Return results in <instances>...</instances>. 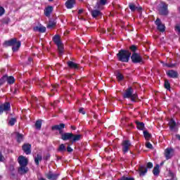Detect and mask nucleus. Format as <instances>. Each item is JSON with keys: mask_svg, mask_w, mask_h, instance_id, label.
I'll list each match as a JSON object with an SVG mask.
<instances>
[{"mask_svg": "<svg viewBox=\"0 0 180 180\" xmlns=\"http://www.w3.org/2000/svg\"><path fill=\"white\" fill-rule=\"evenodd\" d=\"M131 60L134 64L143 63V58L141 57V56H140V54L137 53H132V56H131Z\"/></svg>", "mask_w": 180, "mask_h": 180, "instance_id": "nucleus-6", "label": "nucleus"}, {"mask_svg": "<svg viewBox=\"0 0 180 180\" xmlns=\"http://www.w3.org/2000/svg\"><path fill=\"white\" fill-rule=\"evenodd\" d=\"M167 75H168V77H169L170 78H178V72L175 71V70H169L167 72Z\"/></svg>", "mask_w": 180, "mask_h": 180, "instance_id": "nucleus-18", "label": "nucleus"}, {"mask_svg": "<svg viewBox=\"0 0 180 180\" xmlns=\"http://www.w3.org/2000/svg\"><path fill=\"white\" fill-rule=\"evenodd\" d=\"M50 158V154H47L44 158V160H49Z\"/></svg>", "mask_w": 180, "mask_h": 180, "instance_id": "nucleus-50", "label": "nucleus"}, {"mask_svg": "<svg viewBox=\"0 0 180 180\" xmlns=\"http://www.w3.org/2000/svg\"><path fill=\"white\" fill-rule=\"evenodd\" d=\"M57 86H58V85L57 86H53V89L51 91H54V89H56V88H57Z\"/></svg>", "mask_w": 180, "mask_h": 180, "instance_id": "nucleus-56", "label": "nucleus"}, {"mask_svg": "<svg viewBox=\"0 0 180 180\" xmlns=\"http://www.w3.org/2000/svg\"><path fill=\"white\" fill-rule=\"evenodd\" d=\"M118 180H134V178L122 176L120 179Z\"/></svg>", "mask_w": 180, "mask_h": 180, "instance_id": "nucleus-42", "label": "nucleus"}, {"mask_svg": "<svg viewBox=\"0 0 180 180\" xmlns=\"http://www.w3.org/2000/svg\"><path fill=\"white\" fill-rule=\"evenodd\" d=\"M58 151H65V146L64 144H60L58 148Z\"/></svg>", "mask_w": 180, "mask_h": 180, "instance_id": "nucleus-39", "label": "nucleus"}, {"mask_svg": "<svg viewBox=\"0 0 180 180\" xmlns=\"http://www.w3.org/2000/svg\"><path fill=\"white\" fill-rule=\"evenodd\" d=\"M116 77H117V79H118V81H122V80H123V78H124L123 75H121L120 72H117Z\"/></svg>", "mask_w": 180, "mask_h": 180, "instance_id": "nucleus-35", "label": "nucleus"}, {"mask_svg": "<svg viewBox=\"0 0 180 180\" xmlns=\"http://www.w3.org/2000/svg\"><path fill=\"white\" fill-rule=\"evenodd\" d=\"M20 41H18L16 38L11 39L8 41H6L3 46L4 47H8V46H11L13 51H18L20 49Z\"/></svg>", "mask_w": 180, "mask_h": 180, "instance_id": "nucleus-2", "label": "nucleus"}, {"mask_svg": "<svg viewBox=\"0 0 180 180\" xmlns=\"http://www.w3.org/2000/svg\"><path fill=\"white\" fill-rule=\"evenodd\" d=\"M53 42L56 46L58 44H61L63 42H61V39L60 38L59 35H55L53 38Z\"/></svg>", "mask_w": 180, "mask_h": 180, "instance_id": "nucleus-24", "label": "nucleus"}, {"mask_svg": "<svg viewBox=\"0 0 180 180\" xmlns=\"http://www.w3.org/2000/svg\"><path fill=\"white\" fill-rule=\"evenodd\" d=\"M129 9L131 11V12H136L137 11L138 12H141V6H136V5L133 3H130L129 5Z\"/></svg>", "mask_w": 180, "mask_h": 180, "instance_id": "nucleus-14", "label": "nucleus"}, {"mask_svg": "<svg viewBox=\"0 0 180 180\" xmlns=\"http://www.w3.org/2000/svg\"><path fill=\"white\" fill-rule=\"evenodd\" d=\"M146 167L147 168H153V162H148L146 165Z\"/></svg>", "mask_w": 180, "mask_h": 180, "instance_id": "nucleus-44", "label": "nucleus"}, {"mask_svg": "<svg viewBox=\"0 0 180 180\" xmlns=\"http://www.w3.org/2000/svg\"><path fill=\"white\" fill-rule=\"evenodd\" d=\"M4 79L7 81L8 84H13L15 82V78L13 77H8L6 75L4 76Z\"/></svg>", "mask_w": 180, "mask_h": 180, "instance_id": "nucleus-26", "label": "nucleus"}, {"mask_svg": "<svg viewBox=\"0 0 180 180\" xmlns=\"http://www.w3.org/2000/svg\"><path fill=\"white\" fill-rule=\"evenodd\" d=\"M15 123H16V118H11L8 122L10 126H13Z\"/></svg>", "mask_w": 180, "mask_h": 180, "instance_id": "nucleus-37", "label": "nucleus"}, {"mask_svg": "<svg viewBox=\"0 0 180 180\" xmlns=\"http://www.w3.org/2000/svg\"><path fill=\"white\" fill-rule=\"evenodd\" d=\"M46 178H48V179L56 180L57 178H58V174L49 172L48 174H46Z\"/></svg>", "mask_w": 180, "mask_h": 180, "instance_id": "nucleus-25", "label": "nucleus"}, {"mask_svg": "<svg viewBox=\"0 0 180 180\" xmlns=\"http://www.w3.org/2000/svg\"><path fill=\"white\" fill-rule=\"evenodd\" d=\"M39 180H46L44 178H41Z\"/></svg>", "mask_w": 180, "mask_h": 180, "instance_id": "nucleus-60", "label": "nucleus"}, {"mask_svg": "<svg viewBox=\"0 0 180 180\" xmlns=\"http://www.w3.org/2000/svg\"><path fill=\"white\" fill-rule=\"evenodd\" d=\"M146 147H147V148H150V150L153 149V145L150 142L146 143Z\"/></svg>", "mask_w": 180, "mask_h": 180, "instance_id": "nucleus-43", "label": "nucleus"}, {"mask_svg": "<svg viewBox=\"0 0 180 180\" xmlns=\"http://www.w3.org/2000/svg\"><path fill=\"white\" fill-rule=\"evenodd\" d=\"M18 172L20 175H25V174H27V172H29V168L27 166H20L18 168Z\"/></svg>", "mask_w": 180, "mask_h": 180, "instance_id": "nucleus-15", "label": "nucleus"}, {"mask_svg": "<svg viewBox=\"0 0 180 180\" xmlns=\"http://www.w3.org/2000/svg\"><path fill=\"white\" fill-rule=\"evenodd\" d=\"M153 172L155 176H158V175H160V165H156V166L153 168Z\"/></svg>", "mask_w": 180, "mask_h": 180, "instance_id": "nucleus-28", "label": "nucleus"}, {"mask_svg": "<svg viewBox=\"0 0 180 180\" xmlns=\"http://www.w3.org/2000/svg\"><path fill=\"white\" fill-rule=\"evenodd\" d=\"M147 168H146V167L144 166H141L139 167V172H140V176H144V175H146V174H147Z\"/></svg>", "mask_w": 180, "mask_h": 180, "instance_id": "nucleus-23", "label": "nucleus"}, {"mask_svg": "<svg viewBox=\"0 0 180 180\" xmlns=\"http://www.w3.org/2000/svg\"><path fill=\"white\" fill-rule=\"evenodd\" d=\"M175 30H176V32H178V33L180 34V26L179 25H176Z\"/></svg>", "mask_w": 180, "mask_h": 180, "instance_id": "nucleus-46", "label": "nucleus"}, {"mask_svg": "<svg viewBox=\"0 0 180 180\" xmlns=\"http://www.w3.org/2000/svg\"><path fill=\"white\" fill-rule=\"evenodd\" d=\"M79 113H82V115H85V111L84 110V108H81L79 110Z\"/></svg>", "mask_w": 180, "mask_h": 180, "instance_id": "nucleus-45", "label": "nucleus"}, {"mask_svg": "<svg viewBox=\"0 0 180 180\" xmlns=\"http://www.w3.org/2000/svg\"><path fill=\"white\" fill-rule=\"evenodd\" d=\"M130 56H131V53H130V51L123 49L120 50L117 54L119 61H122V63H129Z\"/></svg>", "mask_w": 180, "mask_h": 180, "instance_id": "nucleus-3", "label": "nucleus"}, {"mask_svg": "<svg viewBox=\"0 0 180 180\" xmlns=\"http://www.w3.org/2000/svg\"><path fill=\"white\" fill-rule=\"evenodd\" d=\"M61 139L63 141H67V140H70L72 143H75V141H79L81 140V135L80 134H74L72 133H62L60 134Z\"/></svg>", "mask_w": 180, "mask_h": 180, "instance_id": "nucleus-1", "label": "nucleus"}, {"mask_svg": "<svg viewBox=\"0 0 180 180\" xmlns=\"http://www.w3.org/2000/svg\"><path fill=\"white\" fill-rule=\"evenodd\" d=\"M143 136L146 140H150V139H151V134H150L147 131H143Z\"/></svg>", "mask_w": 180, "mask_h": 180, "instance_id": "nucleus-32", "label": "nucleus"}, {"mask_svg": "<svg viewBox=\"0 0 180 180\" xmlns=\"http://www.w3.org/2000/svg\"><path fill=\"white\" fill-rule=\"evenodd\" d=\"M108 32H110V30H108Z\"/></svg>", "mask_w": 180, "mask_h": 180, "instance_id": "nucleus-64", "label": "nucleus"}, {"mask_svg": "<svg viewBox=\"0 0 180 180\" xmlns=\"http://www.w3.org/2000/svg\"><path fill=\"white\" fill-rule=\"evenodd\" d=\"M68 67L69 68H72V70H78L79 68V65L71 60L68 61L67 63Z\"/></svg>", "mask_w": 180, "mask_h": 180, "instance_id": "nucleus-16", "label": "nucleus"}, {"mask_svg": "<svg viewBox=\"0 0 180 180\" xmlns=\"http://www.w3.org/2000/svg\"><path fill=\"white\" fill-rule=\"evenodd\" d=\"M18 90H15V93L16 94V91H17Z\"/></svg>", "mask_w": 180, "mask_h": 180, "instance_id": "nucleus-63", "label": "nucleus"}, {"mask_svg": "<svg viewBox=\"0 0 180 180\" xmlns=\"http://www.w3.org/2000/svg\"><path fill=\"white\" fill-rule=\"evenodd\" d=\"M33 61V59L32 58H28V64H30V62Z\"/></svg>", "mask_w": 180, "mask_h": 180, "instance_id": "nucleus-53", "label": "nucleus"}, {"mask_svg": "<svg viewBox=\"0 0 180 180\" xmlns=\"http://www.w3.org/2000/svg\"><path fill=\"white\" fill-rule=\"evenodd\" d=\"M91 15L93 18L102 17V13L99 10H93L91 11Z\"/></svg>", "mask_w": 180, "mask_h": 180, "instance_id": "nucleus-21", "label": "nucleus"}, {"mask_svg": "<svg viewBox=\"0 0 180 180\" xmlns=\"http://www.w3.org/2000/svg\"><path fill=\"white\" fill-rule=\"evenodd\" d=\"M22 150L27 155L32 154V145L29 143H25L22 146Z\"/></svg>", "mask_w": 180, "mask_h": 180, "instance_id": "nucleus-11", "label": "nucleus"}, {"mask_svg": "<svg viewBox=\"0 0 180 180\" xmlns=\"http://www.w3.org/2000/svg\"><path fill=\"white\" fill-rule=\"evenodd\" d=\"M74 5H75V0H68L65 3V6H66V8H68V9H72V8H74Z\"/></svg>", "mask_w": 180, "mask_h": 180, "instance_id": "nucleus-19", "label": "nucleus"}, {"mask_svg": "<svg viewBox=\"0 0 180 180\" xmlns=\"http://www.w3.org/2000/svg\"><path fill=\"white\" fill-rule=\"evenodd\" d=\"M169 126L170 130H174L175 129V127H176V122H175V120H174V119H171L169 120Z\"/></svg>", "mask_w": 180, "mask_h": 180, "instance_id": "nucleus-22", "label": "nucleus"}, {"mask_svg": "<svg viewBox=\"0 0 180 180\" xmlns=\"http://www.w3.org/2000/svg\"><path fill=\"white\" fill-rule=\"evenodd\" d=\"M165 67H168L169 68H174V67H175V63H165Z\"/></svg>", "mask_w": 180, "mask_h": 180, "instance_id": "nucleus-38", "label": "nucleus"}, {"mask_svg": "<svg viewBox=\"0 0 180 180\" xmlns=\"http://www.w3.org/2000/svg\"><path fill=\"white\" fill-rule=\"evenodd\" d=\"M96 6H97V8H99V3L96 4Z\"/></svg>", "mask_w": 180, "mask_h": 180, "instance_id": "nucleus-58", "label": "nucleus"}, {"mask_svg": "<svg viewBox=\"0 0 180 180\" xmlns=\"http://www.w3.org/2000/svg\"><path fill=\"white\" fill-rule=\"evenodd\" d=\"M11 110V103L6 102L1 105V112H9Z\"/></svg>", "mask_w": 180, "mask_h": 180, "instance_id": "nucleus-12", "label": "nucleus"}, {"mask_svg": "<svg viewBox=\"0 0 180 180\" xmlns=\"http://www.w3.org/2000/svg\"><path fill=\"white\" fill-rule=\"evenodd\" d=\"M176 137L178 139V140L180 141V135H179V134H176Z\"/></svg>", "mask_w": 180, "mask_h": 180, "instance_id": "nucleus-55", "label": "nucleus"}, {"mask_svg": "<svg viewBox=\"0 0 180 180\" xmlns=\"http://www.w3.org/2000/svg\"><path fill=\"white\" fill-rule=\"evenodd\" d=\"M57 47L59 56H63V53H64V45H63V43L57 45Z\"/></svg>", "mask_w": 180, "mask_h": 180, "instance_id": "nucleus-27", "label": "nucleus"}, {"mask_svg": "<svg viewBox=\"0 0 180 180\" xmlns=\"http://www.w3.org/2000/svg\"><path fill=\"white\" fill-rule=\"evenodd\" d=\"M16 138L18 143H20L23 141V134H19V132L16 133Z\"/></svg>", "mask_w": 180, "mask_h": 180, "instance_id": "nucleus-31", "label": "nucleus"}, {"mask_svg": "<svg viewBox=\"0 0 180 180\" xmlns=\"http://www.w3.org/2000/svg\"><path fill=\"white\" fill-rule=\"evenodd\" d=\"M51 12H53V6H48L44 10L45 15L47 16V18L50 17V15H51Z\"/></svg>", "mask_w": 180, "mask_h": 180, "instance_id": "nucleus-20", "label": "nucleus"}, {"mask_svg": "<svg viewBox=\"0 0 180 180\" xmlns=\"http://www.w3.org/2000/svg\"><path fill=\"white\" fill-rule=\"evenodd\" d=\"M100 4L101 5H105L106 4V0H100Z\"/></svg>", "mask_w": 180, "mask_h": 180, "instance_id": "nucleus-48", "label": "nucleus"}, {"mask_svg": "<svg viewBox=\"0 0 180 180\" xmlns=\"http://www.w3.org/2000/svg\"><path fill=\"white\" fill-rule=\"evenodd\" d=\"M18 161V164H20V167L27 166V164L29 162L27 158H26V157L23 155L19 156Z\"/></svg>", "mask_w": 180, "mask_h": 180, "instance_id": "nucleus-10", "label": "nucleus"}, {"mask_svg": "<svg viewBox=\"0 0 180 180\" xmlns=\"http://www.w3.org/2000/svg\"><path fill=\"white\" fill-rule=\"evenodd\" d=\"M6 81H8V80H6L5 79H4V76H3V77L1 79V84H4V82H6Z\"/></svg>", "mask_w": 180, "mask_h": 180, "instance_id": "nucleus-52", "label": "nucleus"}, {"mask_svg": "<svg viewBox=\"0 0 180 180\" xmlns=\"http://www.w3.org/2000/svg\"><path fill=\"white\" fill-rule=\"evenodd\" d=\"M35 127L40 130L41 129V121L37 120L35 123Z\"/></svg>", "mask_w": 180, "mask_h": 180, "instance_id": "nucleus-34", "label": "nucleus"}, {"mask_svg": "<svg viewBox=\"0 0 180 180\" xmlns=\"http://www.w3.org/2000/svg\"><path fill=\"white\" fill-rule=\"evenodd\" d=\"M67 150H68V153H72L73 150H72V148L71 147L68 146Z\"/></svg>", "mask_w": 180, "mask_h": 180, "instance_id": "nucleus-47", "label": "nucleus"}, {"mask_svg": "<svg viewBox=\"0 0 180 180\" xmlns=\"http://www.w3.org/2000/svg\"><path fill=\"white\" fill-rule=\"evenodd\" d=\"M159 14L163 15V16H167L168 15V4H167L165 2L162 1L160 4L158 5V9Z\"/></svg>", "mask_w": 180, "mask_h": 180, "instance_id": "nucleus-5", "label": "nucleus"}, {"mask_svg": "<svg viewBox=\"0 0 180 180\" xmlns=\"http://www.w3.org/2000/svg\"><path fill=\"white\" fill-rule=\"evenodd\" d=\"M4 58H8V55H5Z\"/></svg>", "mask_w": 180, "mask_h": 180, "instance_id": "nucleus-59", "label": "nucleus"}, {"mask_svg": "<svg viewBox=\"0 0 180 180\" xmlns=\"http://www.w3.org/2000/svg\"><path fill=\"white\" fill-rule=\"evenodd\" d=\"M122 151L125 154V153H127V151H129V149L131 146V143H130V141L125 140L122 141Z\"/></svg>", "mask_w": 180, "mask_h": 180, "instance_id": "nucleus-7", "label": "nucleus"}, {"mask_svg": "<svg viewBox=\"0 0 180 180\" xmlns=\"http://www.w3.org/2000/svg\"><path fill=\"white\" fill-rule=\"evenodd\" d=\"M164 163L163 162H162L161 164H160V165H162Z\"/></svg>", "mask_w": 180, "mask_h": 180, "instance_id": "nucleus-62", "label": "nucleus"}, {"mask_svg": "<svg viewBox=\"0 0 180 180\" xmlns=\"http://www.w3.org/2000/svg\"><path fill=\"white\" fill-rule=\"evenodd\" d=\"M41 160H43V157L41 156V155H37V157L34 158V162L36 165H39V162H41Z\"/></svg>", "mask_w": 180, "mask_h": 180, "instance_id": "nucleus-29", "label": "nucleus"}, {"mask_svg": "<svg viewBox=\"0 0 180 180\" xmlns=\"http://www.w3.org/2000/svg\"><path fill=\"white\" fill-rule=\"evenodd\" d=\"M165 88L166 89H171V84H169V82L167 79L165 81Z\"/></svg>", "mask_w": 180, "mask_h": 180, "instance_id": "nucleus-36", "label": "nucleus"}, {"mask_svg": "<svg viewBox=\"0 0 180 180\" xmlns=\"http://www.w3.org/2000/svg\"><path fill=\"white\" fill-rule=\"evenodd\" d=\"M83 12H84V9H80V10H79L78 13L81 14V13H82Z\"/></svg>", "mask_w": 180, "mask_h": 180, "instance_id": "nucleus-54", "label": "nucleus"}, {"mask_svg": "<svg viewBox=\"0 0 180 180\" xmlns=\"http://www.w3.org/2000/svg\"><path fill=\"white\" fill-rule=\"evenodd\" d=\"M136 127L139 130H144V123L140 122H136Z\"/></svg>", "mask_w": 180, "mask_h": 180, "instance_id": "nucleus-30", "label": "nucleus"}, {"mask_svg": "<svg viewBox=\"0 0 180 180\" xmlns=\"http://www.w3.org/2000/svg\"><path fill=\"white\" fill-rule=\"evenodd\" d=\"M57 160H61V156H56Z\"/></svg>", "mask_w": 180, "mask_h": 180, "instance_id": "nucleus-57", "label": "nucleus"}, {"mask_svg": "<svg viewBox=\"0 0 180 180\" xmlns=\"http://www.w3.org/2000/svg\"><path fill=\"white\" fill-rule=\"evenodd\" d=\"M123 98H130L131 101L134 102L137 99V94L134 93L133 88L129 87L126 89L125 93L123 94Z\"/></svg>", "mask_w": 180, "mask_h": 180, "instance_id": "nucleus-4", "label": "nucleus"}, {"mask_svg": "<svg viewBox=\"0 0 180 180\" xmlns=\"http://www.w3.org/2000/svg\"><path fill=\"white\" fill-rule=\"evenodd\" d=\"M130 50L132 51L133 53H136V51L137 50V46L135 45H132L129 47Z\"/></svg>", "mask_w": 180, "mask_h": 180, "instance_id": "nucleus-41", "label": "nucleus"}, {"mask_svg": "<svg viewBox=\"0 0 180 180\" xmlns=\"http://www.w3.org/2000/svg\"><path fill=\"white\" fill-rule=\"evenodd\" d=\"M155 23L158 27V30H159V32H162V33L165 32V25L161 22V20L160 18H157Z\"/></svg>", "mask_w": 180, "mask_h": 180, "instance_id": "nucleus-9", "label": "nucleus"}, {"mask_svg": "<svg viewBox=\"0 0 180 180\" xmlns=\"http://www.w3.org/2000/svg\"><path fill=\"white\" fill-rule=\"evenodd\" d=\"M2 23L3 25H8V23H9V18L8 17H6V18H4L2 20Z\"/></svg>", "mask_w": 180, "mask_h": 180, "instance_id": "nucleus-40", "label": "nucleus"}, {"mask_svg": "<svg viewBox=\"0 0 180 180\" xmlns=\"http://www.w3.org/2000/svg\"><path fill=\"white\" fill-rule=\"evenodd\" d=\"M33 30H34V32H39L40 33H45L46 27L43 25H39V26L34 27Z\"/></svg>", "mask_w": 180, "mask_h": 180, "instance_id": "nucleus-17", "label": "nucleus"}, {"mask_svg": "<svg viewBox=\"0 0 180 180\" xmlns=\"http://www.w3.org/2000/svg\"><path fill=\"white\" fill-rule=\"evenodd\" d=\"M165 157L166 160H171L174 157V150L172 148H167L165 150Z\"/></svg>", "mask_w": 180, "mask_h": 180, "instance_id": "nucleus-8", "label": "nucleus"}, {"mask_svg": "<svg viewBox=\"0 0 180 180\" xmlns=\"http://www.w3.org/2000/svg\"><path fill=\"white\" fill-rule=\"evenodd\" d=\"M56 21L49 20V23L47 25L48 29H51V27H54L56 26Z\"/></svg>", "mask_w": 180, "mask_h": 180, "instance_id": "nucleus-33", "label": "nucleus"}, {"mask_svg": "<svg viewBox=\"0 0 180 180\" xmlns=\"http://www.w3.org/2000/svg\"><path fill=\"white\" fill-rule=\"evenodd\" d=\"M5 160H6L5 158H4V156L1 155V162H4Z\"/></svg>", "mask_w": 180, "mask_h": 180, "instance_id": "nucleus-51", "label": "nucleus"}, {"mask_svg": "<svg viewBox=\"0 0 180 180\" xmlns=\"http://www.w3.org/2000/svg\"><path fill=\"white\" fill-rule=\"evenodd\" d=\"M64 127H65V124L62 123L52 127V130H58L59 134H62L63 133V129H64Z\"/></svg>", "mask_w": 180, "mask_h": 180, "instance_id": "nucleus-13", "label": "nucleus"}, {"mask_svg": "<svg viewBox=\"0 0 180 180\" xmlns=\"http://www.w3.org/2000/svg\"><path fill=\"white\" fill-rule=\"evenodd\" d=\"M105 32H106V31H103V30L102 31L103 33H105Z\"/></svg>", "mask_w": 180, "mask_h": 180, "instance_id": "nucleus-61", "label": "nucleus"}, {"mask_svg": "<svg viewBox=\"0 0 180 180\" xmlns=\"http://www.w3.org/2000/svg\"><path fill=\"white\" fill-rule=\"evenodd\" d=\"M5 13V8L4 7H1V15H4Z\"/></svg>", "mask_w": 180, "mask_h": 180, "instance_id": "nucleus-49", "label": "nucleus"}]
</instances>
